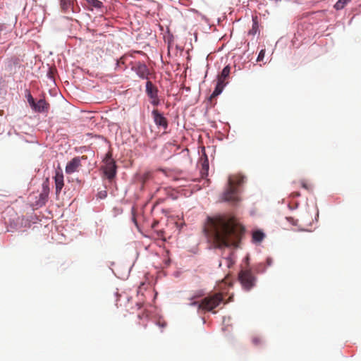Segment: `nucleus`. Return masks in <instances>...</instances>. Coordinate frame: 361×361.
<instances>
[{"label": "nucleus", "instance_id": "f257e3e1", "mask_svg": "<svg viewBox=\"0 0 361 361\" xmlns=\"http://www.w3.org/2000/svg\"><path fill=\"white\" fill-rule=\"evenodd\" d=\"M208 235L217 243V248H238L245 232V226L231 213L208 216Z\"/></svg>", "mask_w": 361, "mask_h": 361}, {"label": "nucleus", "instance_id": "f03ea898", "mask_svg": "<svg viewBox=\"0 0 361 361\" xmlns=\"http://www.w3.org/2000/svg\"><path fill=\"white\" fill-rule=\"evenodd\" d=\"M92 145L99 143L100 147L108 149L104 155L102 162L103 164L100 168L103 177L108 180L109 183H112L117 175L118 166L116 161L112 157V153L110 152V145L107 140L102 135H94L92 133Z\"/></svg>", "mask_w": 361, "mask_h": 361}, {"label": "nucleus", "instance_id": "7ed1b4c3", "mask_svg": "<svg viewBox=\"0 0 361 361\" xmlns=\"http://www.w3.org/2000/svg\"><path fill=\"white\" fill-rule=\"evenodd\" d=\"M224 292L223 291H212L210 292L206 297H204L201 302L193 301L188 304L189 306H196L198 311L202 310L204 311L211 312L216 314L214 310L220 304L224 302L226 304L228 302H224Z\"/></svg>", "mask_w": 361, "mask_h": 361}, {"label": "nucleus", "instance_id": "20e7f679", "mask_svg": "<svg viewBox=\"0 0 361 361\" xmlns=\"http://www.w3.org/2000/svg\"><path fill=\"white\" fill-rule=\"evenodd\" d=\"M246 180V177L239 175L236 177L235 182L231 176L228 179V186L221 195V201L228 202L232 205H236L240 200L238 195V185L243 184Z\"/></svg>", "mask_w": 361, "mask_h": 361}, {"label": "nucleus", "instance_id": "39448f33", "mask_svg": "<svg viewBox=\"0 0 361 361\" xmlns=\"http://www.w3.org/2000/svg\"><path fill=\"white\" fill-rule=\"evenodd\" d=\"M106 36L92 30V66L102 63Z\"/></svg>", "mask_w": 361, "mask_h": 361}, {"label": "nucleus", "instance_id": "423d86ee", "mask_svg": "<svg viewBox=\"0 0 361 361\" xmlns=\"http://www.w3.org/2000/svg\"><path fill=\"white\" fill-rule=\"evenodd\" d=\"M250 260V256L247 255L243 259V262L247 264V267H241L238 274L239 282L242 285L243 288L247 291L255 286L257 281V278L252 274V270L249 267Z\"/></svg>", "mask_w": 361, "mask_h": 361}, {"label": "nucleus", "instance_id": "0eeeda50", "mask_svg": "<svg viewBox=\"0 0 361 361\" xmlns=\"http://www.w3.org/2000/svg\"><path fill=\"white\" fill-rule=\"evenodd\" d=\"M145 92L151 99L150 104L152 105L157 106L160 104V99L158 95L159 90L150 80H147L145 83Z\"/></svg>", "mask_w": 361, "mask_h": 361}, {"label": "nucleus", "instance_id": "6e6552de", "mask_svg": "<svg viewBox=\"0 0 361 361\" xmlns=\"http://www.w3.org/2000/svg\"><path fill=\"white\" fill-rule=\"evenodd\" d=\"M105 0H92V14L95 15L94 18H103L108 11V7L104 4Z\"/></svg>", "mask_w": 361, "mask_h": 361}, {"label": "nucleus", "instance_id": "1a4fd4ad", "mask_svg": "<svg viewBox=\"0 0 361 361\" xmlns=\"http://www.w3.org/2000/svg\"><path fill=\"white\" fill-rule=\"evenodd\" d=\"M131 69L140 79L149 80L150 71L144 62H136Z\"/></svg>", "mask_w": 361, "mask_h": 361}, {"label": "nucleus", "instance_id": "9d476101", "mask_svg": "<svg viewBox=\"0 0 361 361\" xmlns=\"http://www.w3.org/2000/svg\"><path fill=\"white\" fill-rule=\"evenodd\" d=\"M152 115L154 122L157 127L162 128L164 130H166L168 128L169 123L163 113L160 112L157 109H153L152 111Z\"/></svg>", "mask_w": 361, "mask_h": 361}, {"label": "nucleus", "instance_id": "9b49d317", "mask_svg": "<svg viewBox=\"0 0 361 361\" xmlns=\"http://www.w3.org/2000/svg\"><path fill=\"white\" fill-rule=\"evenodd\" d=\"M49 191V180L47 178L42 183V190L39 194V200L37 201L38 205L43 206L46 204L48 200Z\"/></svg>", "mask_w": 361, "mask_h": 361}, {"label": "nucleus", "instance_id": "f8f14e48", "mask_svg": "<svg viewBox=\"0 0 361 361\" xmlns=\"http://www.w3.org/2000/svg\"><path fill=\"white\" fill-rule=\"evenodd\" d=\"M55 182L56 194L58 195L63 187L64 186L63 175L61 171H56V174L54 177Z\"/></svg>", "mask_w": 361, "mask_h": 361}, {"label": "nucleus", "instance_id": "ddd939ff", "mask_svg": "<svg viewBox=\"0 0 361 361\" xmlns=\"http://www.w3.org/2000/svg\"><path fill=\"white\" fill-rule=\"evenodd\" d=\"M200 159L202 161V173L203 175L207 176L208 171L209 168V159L206 154L205 148L202 147L201 149V155Z\"/></svg>", "mask_w": 361, "mask_h": 361}, {"label": "nucleus", "instance_id": "4468645a", "mask_svg": "<svg viewBox=\"0 0 361 361\" xmlns=\"http://www.w3.org/2000/svg\"><path fill=\"white\" fill-rule=\"evenodd\" d=\"M49 109V104L47 103L44 99H39L37 103L35 102L32 109L36 112H48Z\"/></svg>", "mask_w": 361, "mask_h": 361}, {"label": "nucleus", "instance_id": "2eb2a0df", "mask_svg": "<svg viewBox=\"0 0 361 361\" xmlns=\"http://www.w3.org/2000/svg\"><path fill=\"white\" fill-rule=\"evenodd\" d=\"M227 83L225 82L224 80H223L222 79H218L214 90H213L210 96V99L212 97H216L219 95H220L222 93Z\"/></svg>", "mask_w": 361, "mask_h": 361}, {"label": "nucleus", "instance_id": "dca6fc26", "mask_svg": "<svg viewBox=\"0 0 361 361\" xmlns=\"http://www.w3.org/2000/svg\"><path fill=\"white\" fill-rule=\"evenodd\" d=\"M79 166L80 159L78 158H74L67 164L66 167V172L67 173H72L78 169Z\"/></svg>", "mask_w": 361, "mask_h": 361}, {"label": "nucleus", "instance_id": "f3484780", "mask_svg": "<svg viewBox=\"0 0 361 361\" xmlns=\"http://www.w3.org/2000/svg\"><path fill=\"white\" fill-rule=\"evenodd\" d=\"M265 238V233L262 230L257 229L252 231V241L253 243L257 244L261 243Z\"/></svg>", "mask_w": 361, "mask_h": 361}, {"label": "nucleus", "instance_id": "a211bd4d", "mask_svg": "<svg viewBox=\"0 0 361 361\" xmlns=\"http://www.w3.org/2000/svg\"><path fill=\"white\" fill-rule=\"evenodd\" d=\"M21 59L18 56H13L7 61V67L10 71H15L16 67H20Z\"/></svg>", "mask_w": 361, "mask_h": 361}, {"label": "nucleus", "instance_id": "6ab92c4d", "mask_svg": "<svg viewBox=\"0 0 361 361\" xmlns=\"http://www.w3.org/2000/svg\"><path fill=\"white\" fill-rule=\"evenodd\" d=\"M74 0H60V5L61 9L64 12H68L73 9Z\"/></svg>", "mask_w": 361, "mask_h": 361}, {"label": "nucleus", "instance_id": "aec40b11", "mask_svg": "<svg viewBox=\"0 0 361 361\" xmlns=\"http://www.w3.org/2000/svg\"><path fill=\"white\" fill-rule=\"evenodd\" d=\"M224 259L226 261L227 268L230 269L235 262V256L234 252H230V254L224 257Z\"/></svg>", "mask_w": 361, "mask_h": 361}, {"label": "nucleus", "instance_id": "412c9836", "mask_svg": "<svg viewBox=\"0 0 361 361\" xmlns=\"http://www.w3.org/2000/svg\"><path fill=\"white\" fill-rule=\"evenodd\" d=\"M231 66L230 65H226L222 69L220 75H219L218 79H222L223 80L227 78L230 75Z\"/></svg>", "mask_w": 361, "mask_h": 361}, {"label": "nucleus", "instance_id": "4be33fe9", "mask_svg": "<svg viewBox=\"0 0 361 361\" xmlns=\"http://www.w3.org/2000/svg\"><path fill=\"white\" fill-rule=\"evenodd\" d=\"M253 269L257 274H264L266 272L267 267L263 262H259L253 266Z\"/></svg>", "mask_w": 361, "mask_h": 361}, {"label": "nucleus", "instance_id": "5701e85b", "mask_svg": "<svg viewBox=\"0 0 361 361\" xmlns=\"http://www.w3.org/2000/svg\"><path fill=\"white\" fill-rule=\"evenodd\" d=\"M350 0H338L334 6L336 11L342 10Z\"/></svg>", "mask_w": 361, "mask_h": 361}, {"label": "nucleus", "instance_id": "b1692460", "mask_svg": "<svg viewBox=\"0 0 361 361\" xmlns=\"http://www.w3.org/2000/svg\"><path fill=\"white\" fill-rule=\"evenodd\" d=\"M107 196L106 187L104 186V188L97 192L96 195L97 200H104Z\"/></svg>", "mask_w": 361, "mask_h": 361}, {"label": "nucleus", "instance_id": "393cba45", "mask_svg": "<svg viewBox=\"0 0 361 361\" xmlns=\"http://www.w3.org/2000/svg\"><path fill=\"white\" fill-rule=\"evenodd\" d=\"M252 21H253L252 27L249 31V34L254 35H255L258 32L259 28H258V23H257V21L255 20L254 18H252Z\"/></svg>", "mask_w": 361, "mask_h": 361}, {"label": "nucleus", "instance_id": "a878e982", "mask_svg": "<svg viewBox=\"0 0 361 361\" xmlns=\"http://www.w3.org/2000/svg\"><path fill=\"white\" fill-rule=\"evenodd\" d=\"M204 295V292L202 290L197 291L195 295L189 298V300H192L195 298H199Z\"/></svg>", "mask_w": 361, "mask_h": 361}, {"label": "nucleus", "instance_id": "bb28decb", "mask_svg": "<svg viewBox=\"0 0 361 361\" xmlns=\"http://www.w3.org/2000/svg\"><path fill=\"white\" fill-rule=\"evenodd\" d=\"M264 55H265V50L262 49L258 54V56L257 57V61H263V59L264 58Z\"/></svg>", "mask_w": 361, "mask_h": 361}, {"label": "nucleus", "instance_id": "cd10ccee", "mask_svg": "<svg viewBox=\"0 0 361 361\" xmlns=\"http://www.w3.org/2000/svg\"><path fill=\"white\" fill-rule=\"evenodd\" d=\"M27 102L30 106L32 108L35 104V99L30 94L27 95Z\"/></svg>", "mask_w": 361, "mask_h": 361}, {"label": "nucleus", "instance_id": "c85d7f7f", "mask_svg": "<svg viewBox=\"0 0 361 361\" xmlns=\"http://www.w3.org/2000/svg\"><path fill=\"white\" fill-rule=\"evenodd\" d=\"M301 186L308 191L312 190V187L311 185H307L304 180L301 181Z\"/></svg>", "mask_w": 361, "mask_h": 361}, {"label": "nucleus", "instance_id": "c756f323", "mask_svg": "<svg viewBox=\"0 0 361 361\" xmlns=\"http://www.w3.org/2000/svg\"><path fill=\"white\" fill-rule=\"evenodd\" d=\"M155 324L161 328H164L166 326V322H157Z\"/></svg>", "mask_w": 361, "mask_h": 361}, {"label": "nucleus", "instance_id": "7c9ffc66", "mask_svg": "<svg viewBox=\"0 0 361 361\" xmlns=\"http://www.w3.org/2000/svg\"><path fill=\"white\" fill-rule=\"evenodd\" d=\"M266 262H267V266H268V267L271 266V265H272V263H273V259H272V258H271V257H268L267 258Z\"/></svg>", "mask_w": 361, "mask_h": 361}, {"label": "nucleus", "instance_id": "2f4dec72", "mask_svg": "<svg viewBox=\"0 0 361 361\" xmlns=\"http://www.w3.org/2000/svg\"><path fill=\"white\" fill-rule=\"evenodd\" d=\"M252 343L255 345H259L260 343V339L257 337H255L252 339Z\"/></svg>", "mask_w": 361, "mask_h": 361}, {"label": "nucleus", "instance_id": "473e14b6", "mask_svg": "<svg viewBox=\"0 0 361 361\" xmlns=\"http://www.w3.org/2000/svg\"><path fill=\"white\" fill-rule=\"evenodd\" d=\"M132 221H133V222L135 224V225L137 226V225H138V224H137V220H136V218H135V214H133Z\"/></svg>", "mask_w": 361, "mask_h": 361}, {"label": "nucleus", "instance_id": "72a5a7b5", "mask_svg": "<svg viewBox=\"0 0 361 361\" xmlns=\"http://www.w3.org/2000/svg\"><path fill=\"white\" fill-rule=\"evenodd\" d=\"M299 196H300V193L299 192H295L293 194V197H297Z\"/></svg>", "mask_w": 361, "mask_h": 361}, {"label": "nucleus", "instance_id": "f704fd0d", "mask_svg": "<svg viewBox=\"0 0 361 361\" xmlns=\"http://www.w3.org/2000/svg\"><path fill=\"white\" fill-rule=\"evenodd\" d=\"M170 263H171V259H167V260L165 262V264H166V266H169V265L170 264Z\"/></svg>", "mask_w": 361, "mask_h": 361}, {"label": "nucleus", "instance_id": "c9c22d12", "mask_svg": "<svg viewBox=\"0 0 361 361\" xmlns=\"http://www.w3.org/2000/svg\"><path fill=\"white\" fill-rule=\"evenodd\" d=\"M288 208L291 210L294 209V208L293 207H291L290 204H288Z\"/></svg>", "mask_w": 361, "mask_h": 361}, {"label": "nucleus", "instance_id": "e433bc0d", "mask_svg": "<svg viewBox=\"0 0 361 361\" xmlns=\"http://www.w3.org/2000/svg\"><path fill=\"white\" fill-rule=\"evenodd\" d=\"M221 265H222V262H219V267H221Z\"/></svg>", "mask_w": 361, "mask_h": 361}, {"label": "nucleus", "instance_id": "4c0bfd02", "mask_svg": "<svg viewBox=\"0 0 361 361\" xmlns=\"http://www.w3.org/2000/svg\"><path fill=\"white\" fill-rule=\"evenodd\" d=\"M298 207V204H297L295 206H293L294 209H296Z\"/></svg>", "mask_w": 361, "mask_h": 361}, {"label": "nucleus", "instance_id": "58836bf2", "mask_svg": "<svg viewBox=\"0 0 361 361\" xmlns=\"http://www.w3.org/2000/svg\"><path fill=\"white\" fill-rule=\"evenodd\" d=\"M202 320L203 323H205L204 318H203V317H202Z\"/></svg>", "mask_w": 361, "mask_h": 361}, {"label": "nucleus", "instance_id": "ea45409f", "mask_svg": "<svg viewBox=\"0 0 361 361\" xmlns=\"http://www.w3.org/2000/svg\"><path fill=\"white\" fill-rule=\"evenodd\" d=\"M225 321H226V317H224L223 322H225Z\"/></svg>", "mask_w": 361, "mask_h": 361}]
</instances>
